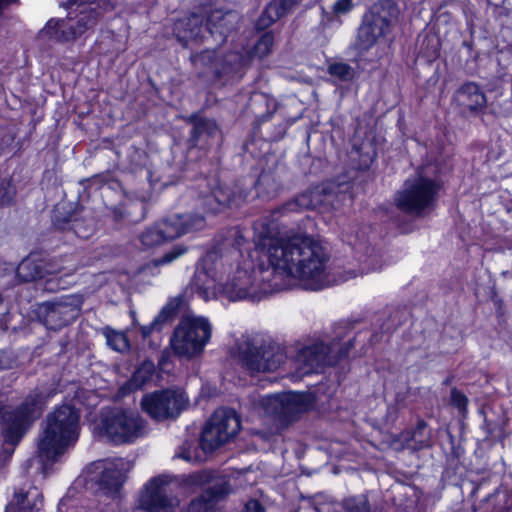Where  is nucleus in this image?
Masks as SVG:
<instances>
[{"mask_svg": "<svg viewBox=\"0 0 512 512\" xmlns=\"http://www.w3.org/2000/svg\"><path fill=\"white\" fill-rule=\"evenodd\" d=\"M240 358L244 368L250 373H258L276 370L284 363L285 354L278 344L253 338L241 348Z\"/></svg>", "mask_w": 512, "mask_h": 512, "instance_id": "10", "label": "nucleus"}, {"mask_svg": "<svg viewBox=\"0 0 512 512\" xmlns=\"http://www.w3.org/2000/svg\"><path fill=\"white\" fill-rule=\"evenodd\" d=\"M328 73L341 81H350L354 78V69L347 63H332L328 66Z\"/></svg>", "mask_w": 512, "mask_h": 512, "instance_id": "38", "label": "nucleus"}, {"mask_svg": "<svg viewBox=\"0 0 512 512\" xmlns=\"http://www.w3.org/2000/svg\"><path fill=\"white\" fill-rule=\"evenodd\" d=\"M313 209L334 208V194L327 191L324 187L317 186L310 190Z\"/></svg>", "mask_w": 512, "mask_h": 512, "instance_id": "37", "label": "nucleus"}, {"mask_svg": "<svg viewBox=\"0 0 512 512\" xmlns=\"http://www.w3.org/2000/svg\"><path fill=\"white\" fill-rule=\"evenodd\" d=\"M101 429L112 442L126 444L145 436L148 424L139 413L116 408L103 415Z\"/></svg>", "mask_w": 512, "mask_h": 512, "instance_id": "7", "label": "nucleus"}, {"mask_svg": "<svg viewBox=\"0 0 512 512\" xmlns=\"http://www.w3.org/2000/svg\"><path fill=\"white\" fill-rule=\"evenodd\" d=\"M203 21L204 17L197 13H192L176 21L174 32L178 40L186 45L189 40L202 39L204 31Z\"/></svg>", "mask_w": 512, "mask_h": 512, "instance_id": "23", "label": "nucleus"}, {"mask_svg": "<svg viewBox=\"0 0 512 512\" xmlns=\"http://www.w3.org/2000/svg\"><path fill=\"white\" fill-rule=\"evenodd\" d=\"M230 237L233 238L234 244L237 246V248H241L244 243V236L242 232L238 228H232L229 230Z\"/></svg>", "mask_w": 512, "mask_h": 512, "instance_id": "47", "label": "nucleus"}, {"mask_svg": "<svg viewBox=\"0 0 512 512\" xmlns=\"http://www.w3.org/2000/svg\"><path fill=\"white\" fill-rule=\"evenodd\" d=\"M458 93L462 99V103L471 111H476L486 106V96L476 83H465L461 86Z\"/></svg>", "mask_w": 512, "mask_h": 512, "instance_id": "30", "label": "nucleus"}, {"mask_svg": "<svg viewBox=\"0 0 512 512\" xmlns=\"http://www.w3.org/2000/svg\"><path fill=\"white\" fill-rule=\"evenodd\" d=\"M177 487V482L169 475L150 479L140 494L139 507L148 512H172L179 503Z\"/></svg>", "mask_w": 512, "mask_h": 512, "instance_id": "12", "label": "nucleus"}, {"mask_svg": "<svg viewBox=\"0 0 512 512\" xmlns=\"http://www.w3.org/2000/svg\"><path fill=\"white\" fill-rule=\"evenodd\" d=\"M218 133V126L214 120L210 119H199L194 123L191 131V142L193 145H197L200 140L213 138Z\"/></svg>", "mask_w": 512, "mask_h": 512, "instance_id": "32", "label": "nucleus"}, {"mask_svg": "<svg viewBox=\"0 0 512 512\" xmlns=\"http://www.w3.org/2000/svg\"><path fill=\"white\" fill-rule=\"evenodd\" d=\"M80 414L70 405L57 407L47 415L37 440L35 461L27 463L46 477L49 468L78 441L80 435Z\"/></svg>", "mask_w": 512, "mask_h": 512, "instance_id": "2", "label": "nucleus"}, {"mask_svg": "<svg viewBox=\"0 0 512 512\" xmlns=\"http://www.w3.org/2000/svg\"><path fill=\"white\" fill-rule=\"evenodd\" d=\"M354 7V0H334L329 10L321 6L319 26L324 31L339 28L343 24L342 18L348 15Z\"/></svg>", "mask_w": 512, "mask_h": 512, "instance_id": "22", "label": "nucleus"}, {"mask_svg": "<svg viewBox=\"0 0 512 512\" xmlns=\"http://www.w3.org/2000/svg\"><path fill=\"white\" fill-rule=\"evenodd\" d=\"M58 272L60 271L48 268V264L44 261L31 257L24 259L16 270L18 278L23 282H31L44 277L46 274Z\"/></svg>", "mask_w": 512, "mask_h": 512, "instance_id": "25", "label": "nucleus"}, {"mask_svg": "<svg viewBox=\"0 0 512 512\" xmlns=\"http://www.w3.org/2000/svg\"><path fill=\"white\" fill-rule=\"evenodd\" d=\"M223 285L209 268L203 267L197 269L189 286L184 292V295L188 292L197 293L200 298L205 301L218 295L222 296L221 286Z\"/></svg>", "mask_w": 512, "mask_h": 512, "instance_id": "19", "label": "nucleus"}, {"mask_svg": "<svg viewBox=\"0 0 512 512\" xmlns=\"http://www.w3.org/2000/svg\"><path fill=\"white\" fill-rule=\"evenodd\" d=\"M450 398L452 405L455 406L459 411H464L466 409L468 399L458 389L453 388L451 390Z\"/></svg>", "mask_w": 512, "mask_h": 512, "instance_id": "44", "label": "nucleus"}, {"mask_svg": "<svg viewBox=\"0 0 512 512\" xmlns=\"http://www.w3.org/2000/svg\"><path fill=\"white\" fill-rule=\"evenodd\" d=\"M61 288H64L61 286V278L52 277L45 281L44 290L48 292H56Z\"/></svg>", "mask_w": 512, "mask_h": 512, "instance_id": "45", "label": "nucleus"}, {"mask_svg": "<svg viewBox=\"0 0 512 512\" xmlns=\"http://www.w3.org/2000/svg\"><path fill=\"white\" fill-rule=\"evenodd\" d=\"M254 243L256 251L267 257L269 265L254 268L250 262H245L229 274L221 292L230 301H260L282 289L284 277L299 280L306 289L321 290L356 276L353 271L337 278L330 275V255L319 240L307 235L280 239L277 224L269 218H260L254 223Z\"/></svg>", "mask_w": 512, "mask_h": 512, "instance_id": "1", "label": "nucleus"}, {"mask_svg": "<svg viewBox=\"0 0 512 512\" xmlns=\"http://www.w3.org/2000/svg\"><path fill=\"white\" fill-rule=\"evenodd\" d=\"M114 216H115L116 220L120 219V217H121V215L118 216V213H114Z\"/></svg>", "mask_w": 512, "mask_h": 512, "instance_id": "50", "label": "nucleus"}, {"mask_svg": "<svg viewBox=\"0 0 512 512\" xmlns=\"http://www.w3.org/2000/svg\"><path fill=\"white\" fill-rule=\"evenodd\" d=\"M155 372L154 363L144 361L133 373L132 378L120 388L122 396L142 388L149 380H151Z\"/></svg>", "mask_w": 512, "mask_h": 512, "instance_id": "28", "label": "nucleus"}, {"mask_svg": "<svg viewBox=\"0 0 512 512\" xmlns=\"http://www.w3.org/2000/svg\"><path fill=\"white\" fill-rule=\"evenodd\" d=\"M257 404L264 413L284 424L294 421L306 409L303 396L292 392L261 396Z\"/></svg>", "mask_w": 512, "mask_h": 512, "instance_id": "15", "label": "nucleus"}, {"mask_svg": "<svg viewBox=\"0 0 512 512\" xmlns=\"http://www.w3.org/2000/svg\"><path fill=\"white\" fill-rule=\"evenodd\" d=\"M81 301L75 295H64L41 305L43 321L52 330H58L72 323L79 314Z\"/></svg>", "mask_w": 512, "mask_h": 512, "instance_id": "16", "label": "nucleus"}, {"mask_svg": "<svg viewBox=\"0 0 512 512\" xmlns=\"http://www.w3.org/2000/svg\"><path fill=\"white\" fill-rule=\"evenodd\" d=\"M256 189L259 196L272 198L280 190V183L273 174L262 172L256 182Z\"/></svg>", "mask_w": 512, "mask_h": 512, "instance_id": "34", "label": "nucleus"}, {"mask_svg": "<svg viewBox=\"0 0 512 512\" xmlns=\"http://www.w3.org/2000/svg\"><path fill=\"white\" fill-rule=\"evenodd\" d=\"M244 200L245 195L238 188L213 180L210 191L201 195L199 205L204 212L215 214L226 208L238 207Z\"/></svg>", "mask_w": 512, "mask_h": 512, "instance_id": "17", "label": "nucleus"}, {"mask_svg": "<svg viewBox=\"0 0 512 512\" xmlns=\"http://www.w3.org/2000/svg\"><path fill=\"white\" fill-rule=\"evenodd\" d=\"M212 337V325L202 316L183 317L171 337L175 355L193 359L200 356Z\"/></svg>", "mask_w": 512, "mask_h": 512, "instance_id": "4", "label": "nucleus"}, {"mask_svg": "<svg viewBox=\"0 0 512 512\" xmlns=\"http://www.w3.org/2000/svg\"><path fill=\"white\" fill-rule=\"evenodd\" d=\"M243 512H265V510L259 501L250 500L245 504Z\"/></svg>", "mask_w": 512, "mask_h": 512, "instance_id": "48", "label": "nucleus"}, {"mask_svg": "<svg viewBox=\"0 0 512 512\" xmlns=\"http://www.w3.org/2000/svg\"><path fill=\"white\" fill-rule=\"evenodd\" d=\"M344 240L356 250L367 249L366 237L364 233L359 234L358 232L353 235L352 233L346 232L344 234Z\"/></svg>", "mask_w": 512, "mask_h": 512, "instance_id": "40", "label": "nucleus"}, {"mask_svg": "<svg viewBox=\"0 0 512 512\" xmlns=\"http://www.w3.org/2000/svg\"><path fill=\"white\" fill-rule=\"evenodd\" d=\"M239 17L235 12H223L213 10L206 18L205 29L211 36H218V41L223 42L228 34L237 27Z\"/></svg>", "mask_w": 512, "mask_h": 512, "instance_id": "21", "label": "nucleus"}, {"mask_svg": "<svg viewBox=\"0 0 512 512\" xmlns=\"http://www.w3.org/2000/svg\"><path fill=\"white\" fill-rule=\"evenodd\" d=\"M189 483L202 485L208 481V474L205 472L191 474L188 478Z\"/></svg>", "mask_w": 512, "mask_h": 512, "instance_id": "46", "label": "nucleus"}, {"mask_svg": "<svg viewBox=\"0 0 512 512\" xmlns=\"http://www.w3.org/2000/svg\"><path fill=\"white\" fill-rule=\"evenodd\" d=\"M185 404L184 394L173 390L146 394L141 400L142 410L156 421L176 418L184 409Z\"/></svg>", "mask_w": 512, "mask_h": 512, "instance_id": "14", "label": "nucleus"}, {"mask_svg": "<svg viewBox=\"0 0 512 512\" xmlns=\"http://www.w3.org/2000/svg\"><path fill=\"white\" fill-rule=\"evenodd\" d=\"M100 12L90 5L82 6L76 22L72 19L50 20L40 31L42 37L57 41H69L82 35L86 30L94 27Z\"/></svg>", "mask_w": 512, "mask_h": 512, "instance_id": "13", "label": "nucleus"}, {"mask_svg": "<svg viewBox=\"0 0 512 512\" xmlns=\"http://www.w3.org/2000/svg\"><path fill=\"white\" fill-rule=\"evenodd\" d=\"M274 45V36L271 33H265L254 46V53L262 58L269 55Z\"/></svg>", "mask_w": 512, "mask_h": 512, "instance_id": "39", "label": "nucleus"}, {"mask_svg": "<svg viewBox=\"0 0 512 512\" xmlns=\"http://www.w3.org/2000/svg\"><path fill=\"white\" fill-rule=\"evenodd\" d=\"M240 428V419L234 410L218 409L203 428L200 445L205 452H212L234 438Z\"/></svg>", "mask_w": 512, "mask_h": 512, "instance_id": "11", "label": "nucleus"}, {"mask_svg": "<svg viewBox=\"0 0 512 512\" xmlns=\"http://www.w3.org/2000/svg\"><path fill=\"white\" fill-rule=\"evenodd\" d=\"M195 67L202 68L203 74L214 78H221L235 69L240 57L236 53H230L225 58H220L214 50H205L192 57Z\"/></svg>", "mask_w": 512, "mask_h": 512, "instance_id": "18", "label": "nucleus"}, {"mask_svg": "<svg viewBox=\"0 0 512 512\" xmlns=\"http://www.w3.org/2000/svg\"><path fill=\"white\" fill-rule=\"evenodd\" d=\"M54 224L59 229L72 230L80 238H88L94 231V223L92 220H89L88 223L84 225L83 221L77 217L69 218L63 223L55 219Z\"/></svg>", "mask_w": 512, "mask_h": 512, "instance_id": "33", "label": "nucleus"}, {"mask_svg": "<svg viewBox=\"0 0 512 512\" xmlns=\"http://www.w3.org/2000/svg\"><path fill=\"white\" fill-rule=\"evenodd\" d=\"M426 428L427 423L423 420H419L412 434V439L415 440L419 448H423L429 445L428 438L424 437V431Z\"/></svg>", "mask_w": 512, "mask_h": 512, "instance_id": "41", "label": "nucleus"}, {"mask_svg": "<svg viewBox=\"0 0 512 512\" xmlns=\"http://www.w3.org/2000/svg\"><path fill=\"white\" fill-rule=\"evenodd\" d=\"M397 17L398 9L391 1L384 0L374 4L363 16L355 43L356 48L362 52L371 49L390 32Z\"/></svg>", "mask_w": 512, "mask_h": 512, "instance_id": "5", "label": "nucleus"}, {"mask_svg": "<svg viewBox=\"0 0 512 512\" xmlns=\"http://www.w3.org/2000/svg\"><path fill=\"white\" fill-rule=\"evenodd\" d=\"M57 393L55 383L33 390L22 404L11 411L0 406V423L4 425L0 440V469L12 457L32 423L40 417L47 401Z\"/></svg>", "mask_w": 512, "mask_h": 512, "instance_id": "3", "label": "nucleus"}, {"mask_svg": "<svg viewBox=\"0 0 512 512\" xmlns=\"http://www.w3.org/2000/svg\"><path fill=\"white\" fill-rule=\"evenodd\" d=\"M184 295H178L177 297L171 299L161 310L155 319L146 326L141 327V332L143 337H148L155 330H160L161 325L167 322L176 312L178 308L182 306L184 303Z\"/></svg>", "mask_w": 512, "mask_h": 512, "instance_id": "27", "label": "nucleus"}, {"mask_svg": "<svg viewBox=\"0 0 512 512\" xmlns=\"http://www.w3.org/2000/svg\"><path fill=\"white\" fill-rule=\"evenodd\" d=\"M187 249L183 246H175L169 252L165 253L161 258L157 259V265L168 264L185 254Z\"/></svg>", "mask_w": 512, "mask_h": 512, "instance_id": "42", "label": "nucleus"}, {"mask_svg": "<svg viewBox=\"0 0 512 512\" xmlns=\"http://www.w3.org/2000/svg\"><path fill=\"white\" fill-rule=\"evenodd\" d=\"M179 458H182V459H185L186 461H190L191 460V456L187 453H181L178 455Z\"/></svg>", "mask_w": 512, "mask_h": 512, "instance_id": "49", "label": "nucleus"}, {"mask_svg": "<svg viewBox=\"0 0 512 512\" xmlns=\"http://www.w3.org/2000/svg\"><path fill=\"white\" fill-rule=\"evenodd\" d=\"M222 494V491L215 487H209L199 497L192 500L188 512H208L218 501V498Z\"/></svg>", "mask_w": 512, "mask_h": 512, "instance_id": "31", "label": "nucleus"}, {"mask_svg": "<svg viewBox=\"0 0 512 512\" xmlns=\"http://www.w3.org/2000/svg\"><path fill=\"white\" fill-rule=\"evenodd\" d=\"M202 214L174 215L145 229L139 236L143 247L152 248L205 227Z\"/></svg>", "mask_w": 512, "mask_h": 512, "instance_id": "6", "label": "nucleus"}, {"mask_svg": "<svg viewBox=\"0 0 512 512\" xmlns=\"http://www.w3.org/2000/svg\"><path fill=\"white\" fill-rule=\"evenodd\" d=\"M345 512H376L370 505L367 495L350 496L342 501Z\"/></svg>", "mask_w": 512, "mask_h": 512, "instance_id": "36", "label": "nucleus"}, {"mask_svg": "<svg viewBox=\"0 0 512 512\" xmlns=\"http://www.w3.org/2000/svg\"><path fill=\"white\" fill-rule=\"evenodd\" d=\"M350 344L338 348L337 343L326 345L323 341L315 340L305 344H297L295 362L299 373L306 375L316 372L326 365H334L348 355Z\"/></svg>", "mask_w": 512, "mask_h": 512, "instance_id": "9", "label": "nucleus"}, {"mask_svg": "<svg viewBox=\"0 0 512 512\" xmlns=\"http://www.w3.org/2000/svg\"><path fill=\"white\" fill-rule=\"evenodd\" d=\"M306 209H313L310 190L305 191L304 193L298 195L295 199L279 206L278 208L274 209L269 216H264L263 218H269L270 221L275 222L277 226H279L276 220V215H284L288 212H299ZM278 229L280 230V227H278ZM279 238L282 239L280 236Z\"/></svg>", "mask_w": 512, "mask_h": 512, "instance_id": "26", "label": "nucleus"}, {"mask_svg": "<svg viewBox=\"0 0 512 512\" xmlns=\"http://www.w3.org/2000/svg\"><path fill=\"white\" fill-rule=\"evenodd\" d=\"M301 1L302 0H272L265 8L260 18V22L264 26H269L288 13Z\"/></svg>", "mask_w": 512, "mask_h": 512, "instance_id": "29", "label": "nucleus"}, {"mask_svg": "<svg viewBox=\"0 0 512 512\" xmlns=\"http://www.w3.org/2000/svg\"><path fill=\"white\" fill-rule=\"evenodd\" d=\"M102 334L106 339L107 345L113 350L123 353L129 350V341L124 332L116 331L110 327L102 329Z\"/></svg>", "mask_w": 512, "mask_h": 512, "instance_id": "35", "label": "nucleus"}, {"mask_svg": "<svg viewBox=\"0 0 512 512\" xmlns=\"http://www.w3.org/2000/svg\"><path fill=\"white\" fill-rule=\"evenodd\" d=\"M438 190L434 180L418 175L404 182L395 196V204L405 213L421 215L432 208Z\"/></svg>", "mask_w": 512, "mask_h": 512, "instance_id": "8", "label": "nucleus"}, {"mask_svg": "<svg viewBox=\"0 0 512 512\" xmlns=\"http://www.w3.org/2000/svg\"><path fill=\"white\" fill-rule=\"evenodd\" d=\"M42 508V493L37 486L31 485L15 491L14 501L7 507L6 512H42Z\"/></svg>", "mask_w": 512, "mask_h": 512, "instance_id": "20", "label": "nucleus"}, {"mask_svg": "<svg viewBox=\"0 0 512 512\" xmlns=\"http://www.w3.org/2000/svg\"><path fill=\"white\" fill-rule=\"evenodd\" d=\"M128 463L123 459L106 461L100 477V485L110 491H117L125 481Z\"/></svg>", "mask_w": 512, "mask_h": 512, "instance_id": "24", "label": "nucleus"}, {"mask_svg": "<svg viewBox=\"0 0 512 512\" xmlns=\"http://www.w3.org/2000/svg\"><path fill=\"white\" fill-rule=\"evenodd\" d=\"M13 194L14 191L9 182L5 178L0 177V204L10 203Z\"/></svg>", "mask_w": 512, "mask_h": 512, "instance_id": "43", "label": "nucleus"}]
</instances>
